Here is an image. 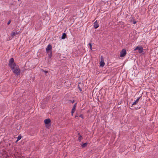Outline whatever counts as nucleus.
<instances>
[{
	"instance_id": "1",
	"label": "nucleus",
	"mask_w": 158,
	"mask_h": 158,
	"mask_svg": "<svg viewBox=\"0 0 158 158\" xmlns=\"http://www.w3.org/2000/svg\"><path fill=\"white\" fill-rule=\"evenodd\" d=\"M8 65L11 69H19L18 65H17L14 61L13 58H11L9 60Z\"/></svg>"
},
{
	"instance_id": "2",
	"label": "nucleus",
	"mask_w": 158,
	"mask_h": 158,
	"mask_svg": "<svg viewBox=\"0 0 158 158\" xmlns=\"http://www.w3.org/2000/svg\"><path fill=\"white\" fill-rule=\"evenodd\" d=\"M134 50L135 51L138 50L139 53H141L143 52V49L142 46H138L134 49Z\"/></svg>"
},
{
	"instance_id": "3",
	"label": "nucleus",
	"mask_w": 158,
	"mask_h": 158,
	"mask_svg": "<svg viewBox=\"0 0 158 158\" xmlns=\"http://www.w3.org/2000/svg\"><path fill=\"white\" fill-rule=\"evenodd\" d=\"M127 53L126 50L123 49L120 52V57H124Z\"/></svg>"
},
{
	"instance_id": "4",
	"label": "nucleus",
	"mask_w": 158,
	"mask_h": 158,
	"mask_svg": "<svg viewBox=\"0 0 158 158\" xmlns=\"http://www.w3.org/2000/svg\"><path fill=\"white\" fill-rule=\"evenodd\" d=\"M77 103H75L73 106V108L71 112L72 116L73 115V113L76 110V107L77 106Z\"/></svg>"
},
{
	"instance_id": "5",
	"label": "nucleus",
	"mask_w": 158,
	"mask_h": 158,
	"mask_svg": "<svg viewBox=\"0 0 158 158\" xmlns=\"http://www.w3.org/2000/svg\"><path fill=\"white\" fill-rule=\"evenodd\" d=\"M52 47L51 45L49 44L47 46V48H46V52H49V51H52Z\"/></svg>"
},
{
	"instance_id": "6",
	"label": "nucleus",
	"mask_w": 158,
	"mask_h": 158,
	"mask_svg": "<svg viewBox=\"0 0 158 158\" xmlns=\"http://www.w3.org/2000/svg\"><path fill=\"white\" fill-rule=\"evenodd\" d=\"M20 70H14L13 72L16 76H18L20 75Z\"/></svg>"
},
{
	"instance_id": "7",
	"label": "nucleus",
	"mask_w": 158,
	"mask_h": 158,
	"mask_svg": "<svg viewBox=\"0 0 158 158\" xmlns=\"http://www.w3.org/2000/svg\"><path fill=\"white\" fill-rule=\"evenodd\" d=\"M94 27L95 29L99 27V24L97 21L96 20L94 23Z\"/></svg>"
},
{
	"instance_id": "8",
	"label": "nucleus",
	"mask_w": 158,
	"mask_h": 158,
	"mask_svg": "<svg viewBox=\"0 0 158 158\" xmlns=\"http://www.w3.org/2000/svg\"><path fill=\"white\" fill-rule=\"evenodd\" d=\"M44 122L46 124H48L51 123V120L49 118L45 119L44 120Z\"/></svg>"
},
{
	"instance_id": "9",
	"label": "nucleus",
	"mask_w": 158,
	"mask_h": 158,
	"mask_svg": "<svg viewBox=\"0 0 158 158\" xmlns=\"http://www.w3.org/2000/svg\"><path fill=\"white\" fill-rule=\"evenodd\" d=\"M18 34V33L16 31H13L11 33V36L14 37L15 36Z\"/></svg>"
},
{
	"instance_id": "10",
	"label": "nucleus",
	"mask_w": 158,
	"mask_h": 158,
	"mask_svg": "<svg viewBox=\"0 0 158 158\" xmlns=\"http://www.w3.org/2000/svg\"><path fill=\"white\" fill-rule=\"evenodd\" d=\"M48 54V57L49 58H51L52 56V51H49L46 52Z\"/></svg>"
},
{
	"instance_id": "11",
	"label": "nucleus",
	"mask_w": 158,
	"mask_h": 158,
	"mask_svg": "<svg viewBox=\"0 0 158 158\" xmlns=\"http://www.w3.org/2000/svg\"><path fill=\"white\" fill-rule=\"evenodd\" d=\"M78 135H79L78 138V140L79 142H81V140L83 139L82 136L79 133H78Z\"/></svg>"
},
{
	"instance_id": "12",
	"label": "nucleus",
	"mask_w": 158,
	"mask_h": 158,
	"mask_svg": "<svg viewBox=\"0 0 158 158\" xmlns=\"http://www.w3.org/2000/svg\"><path fill=\"white\" fill-rule=\"evenodd\" d=\"M140 98V97H139L134 102L133 104H132V106H133V105H136V104L138 102H139V99Z\"/></svg>"
},
{
	"instance_id": "13",
	"label": "nucleus",
	"mask_w": 158,
	"mask_h": 158,
	"mask_svg": "<svg viewBox=\"0 0 158 158\" xmlns=\"http://www.w3.org/2000/svg\"><path fill=\"white\" fill-rule=\"evenodd\" d=\"M66 36V34L65 33H64L62 34V35L61 37V39H64L65 38Z\"/></svg>"
},
{
	"instance_id": "14",
	"label": "nucleus",
	"mask_w": 158,
	"mask_h": 158,
	"mask_svg": "<svg viewBox=\"0 0 158 158\" xmlns=\"http://www.w3.org/2000/svg\"><path fill=\"white\" fill-rule=\"evenodd\" d=\"M105 64V63L103 61H101L100 63V66L101 67H103Z\"/></svg>"
},
{
	"instance_id": "15",
	"label": "nucleus",
	"mask_w": 158,
	"mask_h": 158,
	"mask_svg": "<svg viewBox=\"0 0 158 158\" xmlns=\"http://www.w3.org/2000/svg\"><path fill=\"white\" fill-rule=\"evenodd\" d=\"M87 145V143H85L84 144H83L81 146L82 148H85L86 147Z\"/></svg>"
},
{
	"instance_id": "16",
	"label": "nucleus",
	"mask_w": 158,
	"mask_h": 158,
	"mask_svg": "<svg viewBox=\"0 0 158 158\" xmlns=\"http://www.w3.org/2000/svg\"><path fill=\"white\" fill-rule=\"evenodd\" d=\"M22 137L21 135H19L17 138V141H18L21 139Z\"/></svg>"
},
{
	"instance_id": "17",
	"label": "nucleus",
	"mask_w": 158,
	"mask_h": 158,
	"mask_svg": "<svg viewBox=\"0 0 158 158\" xmlns=\"http://www.w3.org/2000/svg\"><path fill=\"white\" fill-rule=\"evenodd\" d=\"M89 47L90 48V49L91 50H92V48L91 44V43H89Z\"/></svg>"
},
{
	"instance_id": "18",
	"label": "nucleus",
	"mask_w": 158,
	"mask_h": 158,
	"mask_svg": "<svg viewBox=\"0 0 158 158\" xmlns=\"http://www.w3.org/2000/svg\"><path fill=\"white\" fill-rule=\"evenodd\" d=\"M79 117L81 118H82L83 119L84 118V117L83 115L82 114H81L79 115Z\"/></svg>"
},
{
	"instance_id": "19",
	"label": "nucleus",
	"mask_w": 158,
	"mask_h": 158,
	"mask_svg": "<svg viewBox=\"0 0 158 158\" xmlns=\"http://www.w3.org/2000/svg\"><path fill=\"white\" fill-rule=\"evenodd\" d=\"M78 88L79 89V90L81 91H82V89H81L80 88V87L79 86V85H78Z\"/></svg>"
},
{
	"instance_id": "20",
	"label": "nucleus",
	"mask_w": 158,
	"mask_h": 158,
	"mask_svg": "<svg viewBox=\"0 0 158 158\" xmlns=\"http://www.w3.org/2000/svg\"><path fill=\"white\" fill-rule=\"evenodd\" d=\"M42 72H44L45 73H48V71H44V70H42Z\"/></svg>"
},
{
	"instance_id": "21",
	"label": "nucleus",
	"mask_w": 158,
	"mask_h": 158,
	"mask_svg": "<svg viewBox=\"0 0 158 158\" xmlns=\"http://www.w3.org/2000/svg\"><path fill=\"white\" fill-rule=\"evenodd\" d=\"M11 22V21L9 20L7 23V25H9Z\"/></svg>"
},
{
	"instance_id": "22",
	"label": "nucleus",
	"mask_w": 158,
	"mask_h": 158,
	"mask_svg": "<svg viewBox=\"0 0 158 158\" xmlns=\"http://www.w3.org/2000/svg\"><path fill=\"white\" fill-rule=\"evenodd\" d=\"M71 102L72 103H73L74 102V100H73V101H71Z\"/></svg>"
},
{
	"instance_id": "23",
	"label": "nucleus",
	"mask_w": 158,
	"mask_h": 158,
	"mask_svg": "<svg viewBox=\"0 0 158 158\" xmlns=\"http://www.w3.org/2000/svg\"><path fill=\"white\" fill-rule=\"evenodd\" d=\"M136 21H134L133 22V23L134 24H136Z\"/></svg>"
},
{
	"instance_id": "24",
	"label": "nucleus",
	"mask_w": 158,
	"mask_h": 158,
	"mask_svg": "<svg viewBox=\"0 0 158 158\" xmlns=\"http://www.w3.org/2000/svg\"><path fill=\"white\" fill-rule=\"evenodd\" d=\"M77 117H78V116H77V115H76L75 116V118H77Z\"/></svg>"
},
{
	"instance_id": "25",
	"label": "nucleus",
	"mask_w": 158,
	"mask_h": 158,
	"mask_svg": "<svg viewBox=\"0 0 158 158\" xmlns=\"http://www.w3.org/2000/svg\"><path fill=\"white\" fill-rule=\"evenodd\" d=\"M140 108V107H139V108L137 107V108H136V109H139Z\"/></svg>"
}]
</instances>
